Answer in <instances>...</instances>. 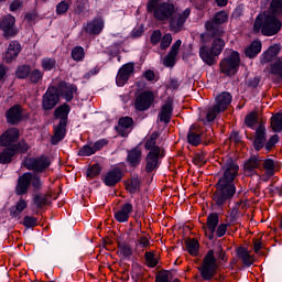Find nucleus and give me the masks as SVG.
<instances>
[{
	"mask_svg": "<svg viewBox=\"0 0 282 282\" xmlns=\"http://www.w3.org/2000/svg\"><path fill=\"white\" fill-rule=\"evenodd\" d=\"M224 175L217 182L216 191L212 195V199L216 206H226L237 193L235 178L239 174V165H237L231 158H228L224 165Z\"/></svg>",
	"mask_w": 282,
	"mask_h": 282,
	"instance_id": "f257e3e1",
	"label": "nucleus"
},
{
	"mask_svg": "<svg viewBox=\"0 0 282 282\" xmlns=\"http://www.w3.org/2000/svg\"><path fill=\"white\" fill-rule=\"evenodd\" d=\"M281 21L272 13H262L259 14L253 24L254 32H259L261 30L263 36H274V34H279L281 31Z\"/></svg>",
	"mask_w": 282,
	"mask_h": 282,
	"instance_id": "f03ea898",
	"label": "nucleus"
},
{
	"mask_svg": "<svg viewBox=\"0 0 282 282\" xmlns=\"http://www.w3.org/2000/svg\"><path fill=\"white\" fill-rule=\"evenodd\" d=\"M148 12H153V17L156 21H169L174 12L175 4L171 2H161L160 0H149L147 4Z\"/></svg>",
	"mask_w": 282,
	"mask_h": 282,
	"instance_id": "7ed1b4c3",
	"label": "nucleus"
},
{
	"mask_svg": "<svg viewBox=\"0 0 282 282\" xmlns=\"http://www.w3.org/2000/svg\"><path fill=\"white\" fill-rule=\"evenodd\" d=\"M228 21V14L226 11H220L215 14V17L205 23L206 33L200 34V39L204 36H224L226 32L224 31L223 23Z\"/></svg>",
	"mask_w": 282,
	"mask_h": 282,
	"instance_id": "20e7f679",
	"label": "nucleus"
},
{
	"mask_svg": "<svg viewBox=\"0 0 282 282\" xmlns=\"http://www.w3.org/2000/svg\"><path fill=\"white\" fill-rule=\"evenodd\" d=\"M230 102H232V95L228 91L220 93L215 98L214 106L209 107L207 110V122H213V120H215L219 113L226 111V109L230 107Z\"/></svg>",
	"mask_w": 282,
	"mask_h": 282,
	"instance_id": "39448f33",
	"label": "nucleus"
},
{
	"mask_svg": "<svg viewBox=\"0 0 282 282\" xmlns=\"http://www.w3.org/2000/svg\"><path fill=\"white\" fill-rule=\"evenodd\" d=\"M200 276L204 281H210L217 274V258L215 250H209L203 258V263L198 267Z\"/></svg>",
	"mask_w": 282,
	"mask_h": 282,
	"instance_id": "423d86ee",
	"label": "nucleus"
},
{
	"mask_svg": "<svg viewBox=\"0 0 282 282\" xmlns=\"http://www.w3.org/2000/svg\"><path fill=\"white\" fill-rule=\"evenodd\" d=\"M239 63H241L239 53L237 51L231 52L229 56L220 62L221 74H225L226 76H235L239 69Z\"/></svg>",
	"mask_w": 282,
	"mask_h": 282,
	"instance_id": "0eeeda50",
	"label": "nucleus"
},
{
	"mask_svg": "<svg viewBox=\"0 0 282 282\" xmlns=\"http://www.w3.org/2000/svg\"><path fill=\"white\" fill-rule=\"evenodd\" d=\"M188 17H191V8H187L178 13L174 12L172 17L167 20L170 31L174 32V34H178V32H182V30H184L186 21L188 20Z\"/></svg>",
	"mask_w": 282,
	"mask_h": 282,
	"instance_id": "6e6552de",
	"label": "nucleus"
},
{
	"mask_svg": "<svg viewBox=\"0 0 282 282\" xmlns=\"http://www.w3.org/2000/svg\"><path fill=\"white\" fill-rule=\"evenodd\" d=\"M50 164H52V161L46 155L24 160L25 169L34 171V173H43L46 169H50Z\"/></svg>",
	"mask_w": 282,
	"mask_h": 282,
	"instance_id": "1a4fd4ad",
	"label": "nucleus"
},
{
	"mask_svg": "<svg viewBox=\"0 0 282 282\" xmlns=\"http://www.w3.org/2000/svg\"><path fill=\"white\" fill-rule=\"evenodd\" d=\"M61 102V96L58 95V88L50 86L46 93L42 96V109L43 111H52L56 105Z\"/></svg>",
	"mask_w": 282,
	"mask_h": 282,
	"instance_id": "9d476101",
	"label": "nucleus"
},
{
	"mask_svg": "<svg viewBox=\"0 0 282 282\" xmlns=\"http://www.w3.org/2000/svg\"><path fill=\"white\" fill-rule=\"evenodd\" d=\"M17 18H14L12 14H8L0 21V30L3 32L2 36L4 39H12L19 34V30L17 26Z\"/></svg>",
	"mask_w": 282,
	"mask_h": 282,
	"instance_id": "9b49d317",
	"label": "nucleus"
},
{
	"mask_svg": "<svg viewBox=\"0 0 282 282\" xmlns=\"http://www.w3.org/2000/svg\"><path fill=\"white\" fill-rule=\"evenodd\" d=\"M155 95H153L152 91H143L135 97L134 108L137 111H148V109H151V105H153Z\"/></svg>",
	"mask_w": 282,
	"mask_h": 282,
	"instance_id": "f8f14e48",
	"label": "nucleus"
},
{
	"mask_svg": "<svg viewBox=\"0 0 282 282\" xmlns=\"http://www.w3.org/2000/svg\"><path fill=\"white\" fill-rule=\"evenodd\" d=\"M57 94L65 99L66 102L74 100V94L78 91V87L67 82H59L57 87Z\"/></svg>",
	"mask_w": 282,
	"mask_h": 282,
	"instance_id": "ddd939ff",
	"label": "nucleus"
},
{
	"mask_svg": "<svg viewBox=\"0 0 282 282\" xmlns=\"http://www.w3.org/2000/svg\"><path fill=\"white\" fill-rule=\"evenodd\" d=\"M160 158H164V152H160L156 148L155 151H150L145 156V173H153L160 166Z\"/></svg>",
	"mask_w": 282,
	"mask_h": 282,
	"instance_id": "4468645a",
	"label": "nucleus"
},
{
	"mask_svg": "<svg viewBox=\"0 0 282 282\" xmlns=\"http://www.w3.org/2000/svg\"><path fill=\"white\" fill-rule=\"evenodd\" d=\"M134 69L135 66L133 65V63H127L122 65L116 77V83L118 87H124V85L129 83V78H131V74H133Z\"/></svg>",
	"mask_w": 282,
	"mask_h": 282,
	"instance_id": "2eb2a0df",
	"label": "nucleus"
},
{
	"mask_svg": "<svg viewBox=\"0 0 282 282\" xmlns=\"http://www.w3.org/2000/svg\"><path fill=\"white\" fill-rule=\"evenodd\" d=\"M133 118L131 117H121L116 127V131L121 135V138H128L129 133L133 131Z\"/></svg>",
	"mask_w": 282,
	"mask_h": 282,
	"instance_id": "dca6fc26",
	"label": "nucleus"
},
{
	"mask_svg": "<svg viewBox=\"0 0 282 282\" xmlns=\"http://www.w3.org/2000/svg\"><path fill=\"white\" fill-rule=\"evenodd\" d=\"M219 225V215L218 214H209L207 217V227L205 228V235L209 241L215 239V230H217V226Z\"/></svg>",
	"mask_w": 282,
	"mask_h": 282,
	"instance_id": "f3484780",
	"label": "nucleus"
},
{
	"mask_svg": "<svg viewBox=\"0 0 282 282\" xmlns=\"http://www.w3.org/2000/svg\"><path fill=\"white\" fill-rule=\"evenodd\" d=\"M180 47H182V40H177L171 47L169 54L163 58V65L165 67H174L175 58H177V54H180Z\"/></svg>",
	"mask_w": 282,
	"mask_h": 282,
	"instance_id": "a211bd4d",
	"label": "nucleus"
},
{
	"mask_svg": "<svg viewBox=\"0 0 282 282\" xmlns=\"http://www.w3.org/2000/svg\"><path fill=\"white\" fill-rule=\"evenodd\" d=\"M102 28H105V21H102L101 18L94 19L83 25V30L86 31L87 34H93L94 36L100 34Z\"/></svg>",
	"mask_w": 282,
	"mask_h": 282,
	"instance_id": "6ab92c4d",
	"label": "nucleus"
},
{
	"mask_svg": "<svg viewBox=\"0 0 282 282\" xmlns=\"http://www.w3.org/2000/svg\"><path fill=\"white\" fill-rule=\"evenodd\" d=\"M268 138L265 135V126L263 123H260L259 127L256 129V134L253 139V148L257 151H261L265 147Z\"/></svg>",
	"mask_w": 282,
	"mask_h": 282,
	"instance_id": "aec40b11",
	"label": "nucleus"
},
{
	"mask_svg": "<svg viewBox=\"0 0 282 282\" xmlns=\"http://www.w3.org/2000/svg\"><path fill=\"white\" fill-rule=\"evenodd\" d=\"M69 111V105L63 104L54 110L53 118L54 120H59L58 124L67 126Z\"/></svg>",
	"mask_w": 282,
	"mask_h": 282,
	"instance_id": "412c9836",
	"label": "nucleus"
},
{
	"mask_svg": "<svg viewBox=\"0 0 282 282\" xmlns=\"http://www.w3.org/2000/svg\"><path fill=\"white\" fill-rule=\"evenodd\" d=\"M263 162V159L259 156H251L249 160L245 162L243 171L247 177H252V175H257V169Z\"/></svg>",
	"mask_w": 282,
	"mask_h": 282,
	"instance_id": "4be33fe9",
	"label": "nucleus"
},
{
	"mask_svg": "<svg viewBox=\"0 0 282 282\" xmlns=\"http://www.w3.org/2000/svg\"><path fill=\"white\" fill-rule=\"evenodd\" d=\"M122 180V170L119 167H115L110 170L106 175L104 176V184L106 186H116L118 182Z\"/></svg>",
	"mask_w": 282,
	"mask_h": 282,
	"instance_id": "5701e85b",
	"label": "nucleus"
},
{
	"mask_svg": "<svg viewBox=\"0 0 282 282\" xmlns=\"http://www.w3.org/2000/svg\"><path fill=\"white\" fill-rule=\"evenodd\" d=\"M17 140H19V129L11 128L1 134L0 147H10V144L17 142Z\"/></svg>",
	"mask_w": 282,
	"mask_h": 282,
	"instance_id": "b1692460",
	"label": "nucleus"
},
{
	"mask_svg": "<svg viewBox=\"0 0 282 282\" xmlns=\"http://www.w3.org/2000/svg\"><path fill=\"white\" fill-rule=\"evenodd\" d=\"M171 118H173V101L167 100L161 107V111L158 115V119L160 120V122H164V124H169V122H171Z\"/></svg>",
	"mask_w": 282,
	"mask_h": 282,
	"instance_id": "393cba45",
	"label": "nucleus"
},
{
	"mask_svg": "<svg viewBox=\"0 0 282 282\" xmlns=\"http://www.w3.org/2000/svg\"><path fill=\"white\" fill-rule=\"evenodd\" d=\"M127 162L133 169L140 166V163L142 162V149L140 147H135L129 150L127 155Z\"/></svg>",
	"mask_w": 282,
	"mask_h": 282,
	"instance_id": "a878e982",
	"label": "nucleus"
},
{
	"mask_svg": "<svg viewBox=\"0 0 282 282\" xmlns=\"http://www.w3.org/2000/svg\"><path fill=\"white\" fill-rule=\"evenodd\" d=\"M30 177H32V173L26 172L18 178V184L15 187L17 195L28 194V188H30Z\"/></svg>",
	"mask_w": 282,
	"mask_h": 282,
	"instance_id": "bb28decb",
	"label": "nucleus"
},
{
	"mask_svg": "<svg viewBox=\"0 0 282 282\" xmlns=\"http://www.w3.org/2000/svg\"><path fill=\"white\" fill-rule=\"evenodd\" d=\"M199 56L206 65L213 66L217 63V55L206 45L199 47Z\"/></svg>",
	"mask_w": 282,
	"mask_h": 282,
	"instance_id": "cd10ccee",
	"label": "nucleus"
},
{
	"mask_svg": "<svg viewBox=\"0 0 282 282\" xmlns=\"http://www.w3.org/2000/svg\"><path fill=\"white\" fill-rule=\"evenodd\" d=\"M133 213V205L131 203H126L121 206V209L115 214V219L120 224L129 221V215Z\"/></svg>",
	"mask_w": 282,
	"mask_h": 282,
	"instance_id": "c85d7f7f",
	"label": "nucleus"
},
{
	"mask_svg": "<svg viewBox=\"0 0 282 282\" xmlns=\"http://www.w3.org/2000/svg\"><path fill=\"white\" fill-rule=\"evenodd\" d=\"M160 138V132L154 131L151 133V135L148 137L144 149L149 152L155 151L159 149V153H164V150L158 145V139Z\"/></svg>",
	"mask_w": 282,
	"mask_h": 282,
	"instance_id": "c756f323",
	"label": "nucleus"
},
{
	"mask_svg": "<svg viewBox=\"0 0 282 282\" xmlns=\"http://www.w3.org/2000/svg\"><path fill=\"white\" fill-rule=\"evenodd\" d=\"M21 53V44L17 41H12L9 44L8 51L6 52L4 59L8 63H12L17 56Z\"/></svg>",
	"mask_w": 282,
	"mask_h": 282,
	"instance_id": "7c9ffc66",
	"label": "nucleus"
},
{
	"mask_svg": "<svg viewBox=\"0 0 282 282\" xmlns=\"http://www.w3.org/2000/svg\"><path fill=\"white\" fill-rule=\"evenodd\" d=\"M279 52H281V46H279V44L270 46L260 58L261 65H265V63H271V61H274V57H276Z\"/></svg>",
	"mask_w": 282,
	"mask_h": 282,
	"instance_id": "2f4dec72",
	"label": "nucleus"
},
{
	"mask_svg": "<svg viewBox=\"0 0 282 282\" xmlns=\"http://www.w3.org/2000/svg\"><path fill=\"white\" fill-rule=\"evenodd\" d=\"M67 133V126H61V123H57V126H54V133L51 138L52 144L56 145L58 142L63 141L65 139V134Z\"/></svg>",
	"mask_w": 282,
	"mask_h": 282,
	"instance_id": "473e14b6",
	"label": "nucleus"
},
{
	"mask_svg": "<svg viewBox=\"0 0 282 282\" xmlns=\"http://www.w3.org/2000/svg\"><path fill=\"white\" fill-rule=\"evenodd\" d=\"M21 116V106H13L7 112V122L10 124H19Z\"/></svg>",
	"mask_w": 282,
	"mask_h": 282,
	"instance_id": "72a5a7b5",
	"label": "nucleus"
},
{
	"mask_svg": "<svg viewBox=\"0 0 282 282\" xmlns=\"http://www.w3.org/2000/svg\"><path fill=\"white\" fill-rule=\"evenodd\" d=\"M15 154L17 145L6 148L2 152H0V164H10V162H12V158H14Z\"/></svg>",
	"mask_w": 282,
	"mask_h": 282,
	"instance_id": "f704fd0d",
	"label": "nucleus"
},
{
	"mask_svg": "<svg viewBox=\"0 0 282 282\" xmlns=\"http://www.w3.org/2000/svg\"><path fill=\"white\" fill-rule=\"evenodd\" d=\"M214 39L212 42L210 51L216 56H219L224 52V47H226V41L223 40V36H210Z\"/></svg>",
	"mask_w": 282,
	"mask_h": 282,
	"instance_id": "c9c22d12",
	"label": "nucleus"
},
{
	"mask_svg": "<svg viewBox=\"0 0 282 282\" xmlns=\"http://www.w3.org/2000/svg\"><path fill=\"white\" fill-rule=\"evenodd\" d=\"M187 142L192 144V147H199L202 142V133L197 132V127L192 126L187 133Z\"/></svg>",
	"mask_w": 282,
	"mask_h": 282,
	"instance_id": "e433bc0d",
	"label": "nucleus"
},
{
	"mask_svg": "<svg viewBox=\"0 0 282 282\" xmlns=\"http://www.w3.org/2000/svg\"><path fill=\"white\" fill-rule=\"evenodd\" d=\"M261 53V41H253L246 50L245 54L248 58H254L258 54Z\"/></svg>",
	"mask_w": 282,
	"mask_h": 282,
	"instance_id": "4c0bfd02",
	"label": "nucleus"
},
{
	"mask_svg": "<svg viewBox=\"0 0 282 282\" xmlns=\"http://www.w3.org/2000/svg\"><path fill=\"white\" fill-rule=\"evenodd\" d=\"M263 169L265 171V175L262 176V181L268 182L270 177L274 175V160L272 159L264 160Z\"/></svg>",
	"mask_w": 282,
	"mask_h": 282,
	"instance_id": "58836bf2",
	"label": "nucleus"
},
{
	"mask_svg": "<svg viewBox=\"0 0 282 282\" xmlns=\"http://www.w3.org/2000/svg\"><path fill=\"white\" fill-rule=\"evenodd\" d=\"M271 122V129L274 131V133H281L282 131V113L276 112L273 115L270 119Z\"/></svg>",
	"mask_w": 282,
	"mask_h": 282,
	"instance_id": "ea45409f",
	"label": "nucleus"
},
{
	"mask_svg": "<svg viewBox=\"0 0 282 282\" xmlns=\"http://www.w3.org/2000/svg\"><path fill=\"white\" fill-rule=\"evenodd\" d=\"M237 254L239 259H241L242 263H245V265L250 267L254 262V260L252 259V256H250L248 250L243 247H240L237 249Z\"/></svg>",
	"mask_w": 282,
	"mask_h": 282,
	"instance_id": "a19ab883",
	"label": "nucleus"
},
{
	"mask_svg": "<svg viewBox=\"0 0 282 282\" xmlns=\"http://www.w3.org/2000/svg\"><path fill=\"white\" fill-rule=\"evenodd\" d=\"M28 208V202L21 198L15 206L10 208L11 217H19Z\"/></svg>",
	"mask_w": 282,
	"mask_h": 282,
	"instance_id": "79ce46f5",
	"label": "nucleus"
},
{
	"mask_svg": "<svg viewBox=\"0 0 282 282\" xmlns=\"http://www.w3.org/2000/svg\"><path fill=\"white\" fill-rule=\"evenodd\" d=\"M141 184H142V180H140V177L138 176H133L126 184V188L127 191H129V193L134 194V193H138V191H140Z\"/></svg>",
	"mask_w": 282,
	"mask_h": 282,
	"instance_id": "37998d69",
	"label": "nucleus"
},
{
	"mask_svg": "<svg viewBox=\"0 0 282 282\" xmlns=\"http://www.w3.org/2000/svg\"><path fill=\"white\" fill-rule=\"evenodd\" d=\"M118 254H120L121 259H129L133 254V249L127 242H118Z\"/></svg>",
	"mask_w": 282,
	"mask_h": 282,
	"instance_id": "c03bdc74",
	"label": "nucleus"
},
{
	"mask_svg": "<svg viewBox=\"0 0 282 282\" xmlns=\"http://www.w3.org/2000/svg\"><path fill=\"white\" fill-rule=\"evenodd\" d=\"M186 250L193 257H197V252L199 251V241H197V239L187 240Z\"/></svg>",
	"mask_w": 282,
	"mask_h": 282,
	"instance_id": "a18cd8bd",
	"label": "nucleus"
},
{
	"mask_svg": "<svg viewBox=\"0 0 282 282\" xmlns=\"http://www.w3.org/2000/svg\"><path fill=\"white\" fill-rule=\"evenodd\" d=\"M33 202L37 208H43V206H47V204H50V196L36 194L33 198Z\"/></svg>",
	"mask_w": 282,
	"mask_h": 282,
	"instance_id": "49530a36",
	"label": "nucleus"
},
{
	"mask_svg": "<svg viewBox=\"0 0 282 282\" xmlns=\"http://www.w3.org/2000/svg\"><path fill=\"white\" fill-rule=\"evenodd\" d=\"M29 80L33 85L41 83L43 80V72H41L40 69H34V70L30 72Z\"/></svg>",
	"mask_w": 282,
	"mask_h": 282,
	"instance_id": "de8ad7c7",
	"label": "nucleus"
},
{
	"mask_svg": "<svg viewBox=\"0 0 282 282\" xmlns=\"http://www.w3.org/2000/svg\"><path fill=\"white\" fill-rule=\"evenodd\" d=\"M42 67L45 72H52L56 67V59L52 57H44L42 59Z\"/></svg>",
	"mask_w": 282,
	"mask_h": 282,
	"instance_id": "09e8293b",
	"label": "nucleus"
},
{
	"mask_svg": "<svg viewBox=\"0 0 282 282\" xmlns=\"http://www.w3.org/2000/svg\"><path fill=\"white\" fill-rule=\"evenodd\" d=\"M173 281V273L171 271H161L156 274L155 282H171Z\"/></svg>",
	"mask_w": 282,
	"mask_h": 282,
	"instance_id": "8fccbe9b",
	"label": "nucleus"
},
{
	"mask_svg": "<svg viewBox=\"0 0 282 282\" xmlns=\"http://www.w3.org/2000/svg\"><path fill=\"white\" fill-rule=\"evenodd\" d=\"M102 171V167L100 164H94L87 170V177H90V180H94V177L100 175V172Z\"/></svg>",
	"mask_w": 282,
	"mask_h": 282,
	"instance_id": "3c124183",
	"label": "nucleus"
},
{
	"mask_svg": "<svg viewBox=\"0 0 282 282\" xmlns=\"http://www.w3.org/2000/svg\"><path fill=\"white\" fill-rule=\"evenodd\" d=\"M72 58L73 61H83L85 58V48L77 46L74 47L72 51Z\"/></svg>",
	"mask_w": 282,
	"mask_h": 282,
	"instance_id": "603ef678",
	"label": "nucleus"
},
{
	"mask_svg": "<svg viewBox=\"0 0 282 282\" xmlns=\"http://www.w3.org/2000/svg\"><path fill=\"white\" fill-rule=\"evenodd\" d=\"M30 184H32L35 191H41L43 183H41V176L39 174L31 173Z\"/></svg>",
	"mask_w": 282,
	"mask_h": 282,
	"instance_id": "864d4df0",
	"label": "nucleus"
},
{
	"mask_svg": "<svg viewBox=\"0 0 282 282\" xmlns=\"http://www.w3.org/2000/svg\"><path fill=\"white\" fill-rule=\"evenodd\" d=\"M258 121L259 115L257 112H251L245 118V124H247L250 129H252V127H254V123Z\"/></svg>",
	"mask_w": 282,
	"mask_h": 282,
	"instance_id": "5fc2aeb1",
	"label": "nucleus"
},
{
	"mask_svg": "<svg viewBox=\"0 0 282 282\" xmlns=\"http://www.w3.org/2000/svg\"><path fill=\"white\" fill-rule=\"evenodd\" d=\"M171 43H173V35H171V33H166L163 37H161V50H167V47H171Z\"/></svg>",
	"mask_w": 282,
	"mask_h": 282,
	"instance_id": "6e6d98bb",
	"label": "nucleus"
},
{
	"mask_svg": "<svg viewBox=\"0 0 282 282\" xmlns=\"http://www.w3.org/2000/svg\"><path fill=\"white\" fill-rule=\"evenodd\" d=\"M270 10H271L272 14H281L282 1L281 0H272L270 3Z\"/></svg>",
	"mask_w": 282,
	"mask_h": 282,
	"instance_id": "4d7b16f0",
	"label": "nucleus"
},
{
	"mask_svg": "<svg viewBox=\"0 0 282 282\" xmlns=\"http://www.w3.org/2000/svg\"><path fill=\"white\" fill-rule=\"evenodd\" d=\"M15 74L19 78H28V76H30V66L28 65L19 66L15 70Z\"/></svg>",
	"mask_w": 282,
	"mask_h": 282,
	"instance_id": "13d9d810",
	"label": "nucleus"
},
{
	"mask_svg": "<svg viewBox=\"0 0 282 282\" xmlns=\"http://www.w3.org/2000/svg\"><path fill=\"white\" fill-rule=\"evenodd\" d=\"M279 142V134H273L268 141L267 143H264V149L267 151H272V149H274V147H276V143Z\"/></svg>",
	"mask_w": 282,
	"mask_h": 282,
	"instance_id": "bf43d9fd",
	"label": "nucleus"
},
{
	"mask_svg": "<svg viewBox=\"0 0 282 282\" xmlns=\"http://www.w3.org/2000/svg\"><path fill=\"white\" fill-rule=\"evenodd\" d=\"M271 74L282 78V62L278 61L271 65Z\"/></svg>",
	"mask_w": 282,
	"mask_h": 282,
	"instance_id": "052dcab7",
	"label": "nucleus"
},
{
	"mask_svg": "<svg viewBox=\"0 0 282 282\" xmlns=\"http://www.w3.org/2000/svg\"><path fill=\"white\" fill-rule=\"evenodd\" d=\"M69 10V2L63 0L56 6V13L57 14H65Z\"/></svg>",
	"mask_w": 282,
	"mask_h": 282,
	"instance_id": "680f3d73",
	"label": "nucleus"
},
{
	"mask_svg": "<svg viewBox=\"0 0 282 282\" xmlns=\"http://www.w3.org/2000/svg\"><path fill=\"white\" fill-rule=\"evenodd\" d=\"M23 225L25 228H34V226H39V220L34 217L26 216L24 217Z\"/></svg>",
	"mask_w": 282,
	"mask_h": 282,
	"instance_id": "e2e57ef3",
	"label": "nucleus"
},
{
	"mask_svg": "<svg viewBox=\"0 0 282 282\" xmlns=\"http://www.w3.org/2000/svg\"><path fill=\"white\" fill-rule=\"evenodd\" d=\"M94 153H96V151L94 150V147L84 145V147L79 150L78 155H82V156H89V155H94Z\"/></svg>",
	"mask_w": 282,
	"mask_h": 282,
	"instance_id": "0e129e2a",
	"label": "nucleus"
},
{
	"mask_svg": "<svg viewBox=\"0 0 282 282\" xmlns=\"http://www.w3.org/2000/svg\"><path fill=\"white\" fill-rule=\"evenodd\" d=\"M145 261L150 268H155L158 265V260L155 259V254L152 252L145 253Z\"/></svg>",
	"mask_w": 282,
	"mask_h": 282,
	"instance_id": "69168bd1",
	"label": "nucleus"
},
{
	"mask_svg": "<svg viewBox=\"0 0 282 282\" xmlns=\"http://www.w3.org/2000/svg\"><path fill=\"white\" fill-rule=\"evenodd\" d=\"M150 41L152 43V45H158V43H160V41H162V31L160 30H155L153 31Z\"/></svg>",
	"mask_w": 282,
	"mask_h": 282,
	"instance_id": "338daca9",
	"label": "nucleus"
},
{
	"mask_svg": "<svg viewBox=\"0 0 282 282\" xmlns=\"http://www.w3.org/2000/svg\"><path fill=\"white\" fill-rule=\"evenodd\" d=\"M23 8V0H13L10 4V11L17 12V10H21Z\"/></svg>",
	"mask_w": 282,
	"mask_h": 282,
	"instance_id": "774afa93",
	"label": "nucleus"
}]
</instances>
